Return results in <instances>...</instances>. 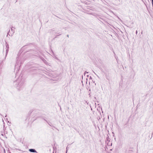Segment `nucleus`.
<instances>
[{
	"instance_id": "1",
	"label": "nucleus",
	"mask_w": 153,
	"mask_h": 153,
	"mask_svg": "<svg viewBox=\"0 0 153 153\" xmlns=\"http://www.w3.org/2000/svg\"><path fill=\"white\" fill-rule=\"evenodd\" d=\"M23 81H22L21 78H19L13 82V85L17 89L20 90L23 84Z\"/></svg>"
},
{
	"instance_id": "2",
	"label": "nucleus",
	"mask_w": 153,
	"mask_h": 153,
	"mask_svg": "<svg viewBox=\"0 0 153 153\" xmlns=\"http://www.w3.org/2000/svg\"><path fill=\"white\" fill-rule=\"evenodd\" d=\"M11 31L10 30H9V32L7 33V36H8V35L12 36L15 33V30L12 29V27H11Z\"/></svg>"
},
{
	"instance_id": "3",
	"label": "nucleus",
	"mask_w": 153,
	"mask_h": 153,
	"mask_svg": "<svg viewBox=\"0 0 153 153\" xmlns=\"http://www.w3.org/2000/svg\"><path fill=\"white\" fill-rule=\"evenodd\" d=\"M29 151L32 152H36L37 153V152L34 149H29Z\"/></svg>"
},
{
	"instance_id": "4",
	"label": "nucleus",
	"mask_w": 153,
	"mask_h": 153,
	"mask_svg": "<svg viewBox=\"0 0 153 153\" xmlns=\"http://www.w3.org/2000/svg\"><path fill=\"white\" fill-rule=\"evenodd\" d=\"M8 50H9V48L8 47L6 49V56H7V53L8 51Z\"/></svg>"
},
{
	"instance_id": "5",
	"label": "nucleus",
	"mask_w": 153,
	"mask_h": 153,
	"mask_svg": "<svg viewBox=\"0 0 153 153\" xmlns=\"http://www.w3.org/2000/svg\"><path fill=\"white\" fill-rule=\"evenodd\" d=\"M44 120H45V121H46V122H47L48 123V124H49L50 126H51V124H50L48 123V122L46 120H45V119H44Z\"/></svg>"
},
{
	"instance_id": "6",
	"label": "nucleus",
	"mask_w": 153,
	"mask_h": 153,
	"mask_svg": "<svg viewBox=\"0 0 153 153\" xmlns=\"http://www.w3.org/2000/svg\"><path fill=\"white\" fill-rule=\"evenodd\" d=\"M6 47L7 48V47H9V45H8V44H6Z\"/></svg>"
},
{
	"instance_id": "7",
	"label": "nucleus",
	"mask_w": 153,
	"mask_h": 153,
	"mask_svg": "<svg viewBox=\"0 0 153 153\" xmlns=\"http://www.w3.org/2000/svg\"><path fill=\"white\" fill-rule=\"evenodd\" d=\"M93 72L99 78V76L95 73V72L94 71H93Z\"/></svg>"
},
{
	"instance_id": "8",
	"label": "nucleus",
	"mask_w": 153,
	"mask_h": 153,
	"mask_svg": "<svg viewBox=\"0 0 153 153\" xmlns=\"http://www.w3.org/2000/svg\"><path fill=\"white\" fill-rule=\"evenodd\" d=\"M54 57L56 59L58 60V59L57 58L56 56H55L54 55Z\"/></svg>"
},
{
	"instance_id": "9",
	"label": "nucleus",
	"mask_w": 153,
	"mask_h": 153,
	"mask_svg": "<svg viewBox=\"0 0 153 153\" xmlns=\"http://www.w3.org/2000/svg\"><path fill=\"white\" fill-rule=\"evenodd\" d=\"M90 79H92V78L91 76H90Z\"/></svg>"
},
{
	"instance_id": "10",
	"label": "nucleus",
	"mask_w": 153,
	"mask_h": 153,
	"mask_svg": "<svg viewBox=\"0 0 153 153\" xmlns=\"http://www.w3.org/2000/svg\"><path fill=\"white\" fill-rule=\"evenodd\" d=\"M88 73V72H86V71L85 72V74H84V75L85 74V73Z\"/></svg>"
},
{
	"instance_id": "11",
	"label": "nucleus",
	"mask_w": 153,
	"mask_h": 153,
	"mask_svg": "<svg viewBox=\"0 0 153 153\" xmlns=\"http://www.w3.org/2000/svg\"><path fill=\"white\" fill-rule=\"evenodd\" d=\"M67 36L68 37H69V35H67Z\"/></svg>"
},
{
	"instance_id": "12",
	"label": "nucleus",
	"mask_w": 153,
	"mask_h": 153,
	"mask_svg": "<svg viewBox=\"0 0 153 153\" xmlns=\"http://www.w3.org/2000/svg\"><path fill=\"white\" fill-rule=\"evenodd\" d=\"M67 150H66V153H67Z\"/></svg>"
},
{
	"instance_id": "13",
	"label": "nucleus",
	"mask_w": 153,
	"mask_h": 153,
	"mask_svg": "<svg viewBox=\"0 0 153 153\" xmlns=\"http://www.w3.org/2000/svg\"><path fill=\"white\" fill-rule=\"evenodd\" d=\"M94 1H96V0H93Z\"/></svg>"
},
{
	"instance_id": "14",
	"label": "nucleus",
	"mask_w": 153,
	"mask_h": 153,
	"mask_svg": "<svg viewBox=\"0 0 153 153\" xmlns=\"http://www.w3.org/2000/svg\"><path fill=\"white\" fill-rule=\"evenodd\" d=\"M7 117V115H6V116H5V117Z\"/></svg>"
},
{
	"instance_id": "15",
	"label": "nucleus",
	"mask_w": 153,
	"mask_h": 153,
	"mask_svg": "<svg viewBox=\"0 0 153 153\" xmlns=\"http://www.w3.org/2000/svg\"><path fill=\"white\" fill-rule=\"evenodd\" d=\"M136 33H137V31H136Z\"/></svg>"
},
{
	"instance_id": "16",
	"label": "nucleus",
	"mask_w": 153,
	"mask_h": 153,
	"mask_svg": "<svg viewBox=\"0 0 153 153\" xmlns=\"http://www.w3.org/2000/svg\"><path fill=\"white\" fill-rule=\"evenodd\" d=\"M87 76L88 77V75H87Z\"/></svg>"
},
{
	"instance_id": "17",
	"label": "nucleus",
	"mask_w": 153,
	"mask_h": 153,
	"mask_svg": "<svg viewBox=\"0 0 153 153\" xmlns=\"http://www.w3.org/2000/svg\"><path fill=\"white\" fill-rule=\"evenodd\" d=\"M90 14H91V15H92H92H93V14H92V13H91Z\"/></svg>"
}]
</instances>
